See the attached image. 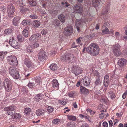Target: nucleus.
<instances>
[{
  "mask_svg": "<svg viewBox=\"0 0 127 127\" xmlns=\"http://www.w3.org/2000/svg\"><path fill=\"white\" fill-rule=\"evenodd\" d=\"M99 50L98 46L95 43L91 44L86 48L87 51L93 56L98 55L99 53Z\"/></svg>",
  "mask_w": 127,
  "mask_h": 127,
  "instance_id": "f257e3e1",
  "label": "nucleus"
},
{
  "mask_svg": "<svg viewBox=\"0 0 127 127\" xmlns=\"http://www.w3.org/2000/svg\"><path fill=\"white\" fill-rule=\"evenodd\" d=\"M9 72L10 74L13 78L18 79L19 77V74L18 70L16 68L11 67L9 69Z\"/></svg>",
  "mask_w": 127,
  "mask_h": 127,
  "instance_id": "f03ea898",
  "label": "nucleus"
},
{
  "mask_svg": "<svg viewBox=\"0 0 127 127\" xmlns=\"http://www.w3.org/2000/svg\"><path fill=\"white\" fill-rule=\"evenodd\" d=\"M3 85L6 90V94L7 92H10L12 89V83L11 81L8 78L5 79L3 81Z\"/></svg>",
  "mask_w": 127,
  "mask_h": 127,
  "instance_id": "7ed1b4c3",
  "label": "nucleus"
},
{
  "mask_svg": "<svg viewBox=\"0 0 127 127\" xmlns=\"http://www.w3.org/2000/svg\"><path fill=\"white\" fill-rule=\"evenodd\" d=\"M7 61L9 64L13 65H17L18 61L16 58L14 56H10L7 57Z\"/></svg>",
  "mask_w": 127,
  "mask_h": 127,
  "instance_id": "20e7f679",
  "label": "nucleus"
},
{
  "mask_svg": "<svg viewBox=\"0 0 127 127\" xmlns=\"http://www.w3.org/2000/svg\"><path fill=\"white\" fill-rule=\"evenodd\" d=\"M120 46L117 43L113 46V53L114 55L116 56H120L122 53L120 50Z\"/></svg>",
  "mask_w": 127,
  "mask_h": 127,
  "instance_id": "39448f33",
  "label": "nucleus"
},
{
  "mask_svg": "<svg viewBox=\"0 0 127 127\" xmlns=\"http://www.w3.org/2000/svg\"><path fill=\"white\" fill-rule=\"evenodd\" d=\"M24 63L29 69L31 71H32L36 69L33 64L32 63L30 60L26 58Z\"/></svg>",
  "mask_w": 127,
  "mask_h": 127,
  "instance_id": "423d86ee",
  "label": "nucleus"
},
{
  "mask_svg": "<svg viewBox=\"0 0 127 127\" xmlns=\"http://www.w3.org/2000/svg\"><path fill=\"white\" fill-rule=\"evenodd\" d=\"M16 108L14 105L7 107L4 108V111L7 112V113L9 115H13L15 113V110Z\"/></svg>",
  "mask_w": 127,
  "mask_h": 127,
  "instance_id": "0eeeda50",
  "label": "nucleus"
},
{
  "mask_svg": "<svg viewBox=\"0 0 127 127\" xmlns=\"http://www.w3.org/2000/svg\"><path fill=\"white\" fill-rule=\"evenodd\" d=\"M74 11L76 13H78L81 14L83 11V7L82 5L79 4H76L73 7Z\"/></svg>",
  "mask_w": 127,
  "mask_h": 127,
  "instance_id": "6e6552de",
  "label": "nucleus"
},
{
  "mask_svg": "<svg viewBox=\"0 0 127 127\" xmlns=\"http://www.w3.org/2000/svg\"><path fill=\"white\" fill-rule=\"evenodd\" d=\"M66 61H67L69 62H70L72 63L74 62L75 57L72 54L69 53H67L65 54Z\"/></svg>",
  "mask_w": 127,
  "mask_h": 127,
  "instance_id": "1a4fd4ad",
  "label": "nucleus"
},
{
  "mask_svg": "<svg viewBox=\"0 0 127 127\" xmlns=\"http://www.w3.org/2000/svg\"><path fill=\"white\" fill-rule=\"evenodd\" d=\"M91 82V79L89 77H85L82 79L81 83L83 86H87L90 84Z\"/></svg>",
  "mask_w": 127,
  "mask_h": 127,
  "instance_id": "9d476101",
  "label": "nucleus"
},
{
  "mask_svg": "<svg viewBox=\"0 0 127 127\" xmlns=\"http://www.w3.org/2000/svg\"><path fill=\"white\" fill-rule=\"evenodd\" d=\"M38 59L40 61H44L46 57V52L43 50L40 51L38 54Z\"/></svg>",
  "mask_w": 127,
  "mask_h": 127,
  "instance_id": "9b49d317",
  "label": "nucleus"
},
{
  "mask_svg": "<svg viewBox=\"0 0 127 127\" xmlns=\"http://www.w3.org/2000/svg\"><path fill=\"white\" fill-rule=\"evenodd\" d=\"M72 71L75 75H77L82 72V70L81 68L78 66H74L72 69Z\"/></svg>",
  "mask_w": 127,
  "mask_h": 127,
  "instance_id": "f8f14e48",
  "label": "nucleus"
},
{
  "mask_svg": "<svg viewBox=\"0 0 127 127\" xmlns=\"http://www.w3.org/2000/svg\"><path fill=\"white\" fill-rule=\"evenodd\" d=\"M15 10L14 6L12 4H9L7 7V12L9 15H12Z\"/></svg>",
  "mask_w": 127,
  "mask_h": 127,
  "instance_id": "ddd939ff",
  "label": "nucleus"
},
{
  "mask_svg": "<svg viewBox=\"0 0 127 127\" xmlns=\"http://www.w3.org/2000/svg\"><path fill=\"white\" fill-rule=\"evenodd\" d=\"M9 43L12 46L16 49L19 48L20 47L17 41L14 38L10 40Z\"/></svg>",
  "mask_w": 127,
  "mask_h": 127,
  "instance_id": "4468645a",
  "label": "nucleus"
},
{
  "mask_svg": "<svg viewBox=\"0 0 127 127\" xmlns=\"http://www.w3.org/2000/svg\"><path fill=\"white\" fill-rule=\"evenodd\" d=\"M73 28L71 26L66 27L64 32V34L66 36L70 35L72 32Z\"/></svg>",
  "mask_w": 127,
  "mask_h": 127,
  "instance_id": "2eb2a0df",
  "label": "nucleus"
},
{
  "mask_svg": "<svg viewBox=\"0 0 127 127\" xmlns=\"http://www.w3.org/2000/svg\"><path fill=\"white\" fill-rule=\"evenodd\" d=\"M80 90L82 94H83L88 95L89 93L88 90L86 88L81 86L80 88Z\"/></svg>",
  "mask_w": 127,
  "mask_h": 127,
  "instance_id": "dca6fc26",
  "label": "nucleus"
},
{
  "mask_svg": "<svg viewBox=\"0 0 127 127\" xmlns=\"http://www.w3.org/2000/svg\"><path fill=\"white\" fill-rule=\"evenodd\" d=\"M20 19V17L18 16L15 17L13 20L12 23L14 26H17L19 23Z\"/></svg>",
  "mask_w": 127,
  "mask_h": 127,
  "instance_id": "f3484780",
  "label": "nucleus"
},
{
  "mask_svg": "<svg viewBox=\"0 0 127 127\" xmlns=\"http://www.w3.org/2000/svg\"><path fill=\"white\" fill-rule=\"evenodd\" d=\"M52 87L56 89H57L59 87L58 82L56 79H54L52 82Z\"/></svg>",
  "mask_w": 127,
  "mask_h": 127,
  "instance_id": "a211bd4d",
  "label": "nucleus"
},
{
  "mask_svg": "<svg viewBox=\"0 0 127 127\" xmlns=\"http://www.w3.org/2000/svg\"><path fill=\"white\" fill-rule=\"evenodd\" d=\"M127 60L125 59L121 58L118 60V64L120 66H122L126 64Z\"/></svg>",
  "mask_w": 127,
  "mask_h": 127,
  "instance_id": "6ab92c4d",
  "label": "nucleus"
},
{
  "mask_svg": "<svg viewBox=\"0 0 127 127\" xmlns=\"http://www.w3.org/2000/svg\"><path fill=\"white\" fill-rule=\"evenodd\" d=\"M52 22L53 25L55 27L58 26L60 24V22L57 19L54 20Z\"/></svg>",
  "mask_w": 127,
  "mask_h": 127,
  "instance_id": "aec40b11",
  "label": "nucleus"
},
{
  "mask_svg": "<svg viewBox=\"0 0 127 127\" xmlns=\"http://www.w3.org/2000/svg\"><path fill=\"white\" fill-rule=\"evenodd\" d=\"M29 30L28 28H26L24 29L23 31V35L25 37H27L29 35L28 30Z\"/></svg>",
  "mask_w": 127,
  "mask_h": 127,
  "instance_id": "412c9836",
  "label": "nucleus"
},
{
  "mask_svg": "<svg viewBox=\"0 0 127 127\" xmlns=\"http://www.w3.org/2000/svg\"><path fill=\"white\" fill-rule=\"evenodd\" d=\"M65 16L63 14H61L58 17V19L62 23H64L65 20Z\"/></svg>",
  "mask_w": 127,
  "mask_h": 127,
  "instance_id": "4be33fe9",
  "label": "nucleus"
},
{
  "mask_svg": "<svg viewBox=\"0 0 127 127\" xmlns=\"http://www.w3.org/2000/svg\"><path fill=\"white\" fill-rule=\"evenodd\" d=\"M57 65L55 64H52L50 66V68L53 71L56 70L57 68Z\"/></svg>",
  "mask_w": 127,
  "mask_h": 127,
  "instance_id": "5701e85b",
  "label": "nucleus"
},
{
  "mask_svg": "<svg viewBox=\"0 0 127 127\" xmlns=\"http://www.w3.org/2000/svg\"><path fill=\"white\" fill-rule=\"evenodd\" d=\"M36 85L40 84L41 82V78L40 77H36L34 78Z\"/></svg>",
  "mask_w": 127,
  "mask_h": 127,
  "instance_id": "b1692460",
  "label": "nucleus"
},
{
  "mask_svg": "<svg viewBox=\"0 0 127 127\" xmlns=\"http://www.w3.org/2000/svg\"><path fill=\"white\" fill-rule=\"evenodd\" d=\"M30 4L32 6H36L37 5V2L36 0H30Z\"/></svg>",
  "mask_w": 127,
  "mask_h": 127,
  "instance_id": "393cba45",
  "label": "nucleus"
},
{
  "mask_svg": "<svg viewBox=\"0 0 127 127\" xmlns=\"http://www.w3.org/2000/svg\"><path fill=\"white\" fill-rule=\"evenodd\" d=\"M67 119L69 120L73 121H75L76 120V118L74 116L68 115H67Z\"/></svg>",
  "mask_w": 127,
  "mask_h": 127,
  "instance_id": "a878e982",
  "label": "nucleus"
},
{
  "mask_svg": "<svg viewBox=\"0 0 127 127\" xmlns=\"http://www.w3.org/2000/svg\"><path fill=\"white\" fill-rule=\"evenodd\" d=\"M33 26L36 27H38L40 24V22L37 20H34L33 24Z\"/></svg>",
  "mask_w": 127,
  "mask_h": 127,
  "instance_id": "bb28decb",
  "label": "nucleus"
},
{
  "mask_svg": "<svg viewBox=\"0 0 127 127\" xmlns=\"http://www.w3.org/2000/svg\"><path fill=\"white\" fill-rule=\"evenodd\" d=\"M92 3L93 5L95 7L98 6L100 4V2L97 0H93Z\"/></svg>",
  "mask_w": 127,
  "mask_h": 127,
  "instance_id": "cd10ccee",
  "label": "nucleus"
},
{
  "mask_svg": "<svg viewBox=\"0 0 127 127\" xmlns=\"http://www.w3.org/2000/svg\"><path fill=\"white\" fill-rule=\"evenodd\" d=\"M6 52H0V61H2L3 59L4 55L7 53Z\"/></svg>",
  "mask_w": 127,
  "mask_h": 127,
  "instance_id": "c85d7f7f",
  "label": "nucleus"
},
{
  "mask_svg": "<svg viewBox=\"0 0 127 127\" xmlns=\"http://www.w3.org/2000/svg\"><path fill=\"white\" fill-rule=\"evenodd\" d=\"M31 112V109L29 108L25 109L24 110V113L27 115H29Z\"/></svg>",
  "mask_w": 127,
  "mask_h": 127,
  "instance_id": "c756f323",
  "label": "nucleus"
},
{
  "mask_svg": "<svg viewBox=\"0 0 127 127\" xmlns=\"http://www.w3.org/2000/svg\"><path fill=\"white\" fill-rule=\"evenodd\" d=\"M108 101V99L107 97H106L105 96H102L101 97V101L102 102H104L106 103Z\"/></svg>",
  "mask_w": 127,
  "mask_h": 127,
  "instance_id": "7c9ffc66",
  "label": "nucleus"
},
{
  "mask_svg": "<svg viewBox=\"0 0 127 127\" xmlns=\"http://www.w3.org/2000/svg\"><path fill=\"white\" fill-rule=\"evenodd\" d=\"M42 111V109H40L37 110L36 111V114L37 116L42 115L41 112Z\"/></svg>",
  "mask_w": 127,
  "mask_h": 127,
  "instance_id": "2f4dec72",
  "label": "nucleus"
},
{
  "mask_svg": "<svg viewBox=\"0 0 127 127\" xmlns=\"http://www.w3.org/2000/svg\"><path fill=\"white\" fill-rule=\"evenodd\" d=\"M42 96H35L34 97L35 100L36 102H38L42 98Z\"/></svg>",
  "mask_w": 127,
  "mask_h": 127,
  "instance_id": "473e14b6",
  "label": "nucleus"
},
{
  "mask_svg": "<svg viewBox=\"0 0 127 127\" xmlns=\"http://www.w3.org/2000/svg\"><path fill=\"white\" fill-rule=\"evenodd\" d=\"M35 84L33 82L29 83L28 84V86L30 88H34L36 86Z\"/></svg>",
  "mask_w": 127,
  "mask_h": 127,
  "instance_id": "72a5a7b5",
  "label": "nucleus"
},
{
  "mask_svg": "<svg viewBox=\"0 0 127 127\" xmlns=\"http://www.w3.org/2000/svg\"><path fill=\"white\" fill-rule=\"evenodd\" d=\"M47 111L48 112V113H50L52 112L54 110V108L52 107L48 106L47 108Z\"/></svg>",
  "mask_w": 127,
  "mask_h": 127,
  "instance_id": "f704fd0d",
  "label": "nucleus"
},
{
  "mask_svg": "<svg viewBox=\"0 0 127 127\" xmlns=\"http://www.w3.org/2000/svg\"><path fill=\"white\" fill-rule=\"evenodd\" d=\"M17 3L20 7L23 6L24 5L23 2V0H18L17 1Z\"/></svg>",
  "mask_w": 127,
  "mask_h": 127,
  "instance_id": "c9c22d12",
  "label": "nucleus"
},
{
  "mask_svg": "<svg viewBox=\"0 0 127 127\" xmlns=\"http://www.w3.org/2000/svg\"><path fill=\"white\" fill-rule=\"evenodd\" d=\"M13 31L12 30L11 28L5 30L4 31V33L6 34L12 32Z\"/></svg>",
  "mask_w": 127,
  "mask_h": 127,
  "instance_id": "e433bc0d",
  "label": "nucleus"
},
{
  "mask_svg": "<svg viewBox=\"0 0 127 127\" xmlns=\"http://www.w3.org/2000/svg\"><path fill=\"white\" fill-rule=\"evenodd\" d=\"M22 24L23 25H29L30 22L28 20H23L22 22Z\"/></svg>",
  "mask_w": 127,
  "mask_h": 127,
  "instance_id": "4c0bfd02",
  "label": "nucleus"
},
{
  "mask_svg": "<svg viewBox=\"0 0 127 127\" xmlns=\"http://www.w3.org/2000/svg\"><path fill=\"white\" fill-rule=\"evenodd\" d=\"M34 34L35 36V41H37L38 39L40 38V37L41 34L38 33Z\"/></svg>",
  "mask_w": 127,
  "mask_h": 127,
  "instance_id": "58836bf2",
  "label": "nucleus"
},
{
  "mask_svg": "<svg viewBox=\"0 0 127 127\" xmlns=\"http://www.w3.org/2000/svg\"><path fill=\"white\" fill-rule=\"evenodd\" d=\"M109 32V30L107 27H106L102 31V32L103 34H107Z\"/></svg>",
  "mask_w": 127,
  "mask_h": 127,
  "instance_id": "ea45409f",
  "label": "nucleus"
},
{
  "mask_svg": "<svg viewBox=\"0 0 127 127\" xmlns=\"http://www.w3.org/2000/svg\"><path fill=\"white\" fill-rule=\"evenodd\" d=\"M60 122V120L56 119L53 120L52 121V123L54 124H57Z\"/></svg>",
  "mask_w": 127,
  "mask_h": 127,
  "instance_id": "a19ab883",
  "label": "nucleus"
},
{
  "mask_svg": "<svg viewBox=\"0 0 127 127\" xmlns=\"http://www.w3.org/2000/svg\"><path fill=\"white\" fill-rule=\"evenodd\" d=\"M58 11L57 10H52L51 11L50 13L51 15L55 16L57 13Z\"/></svg>",
  "mask_w": 127,
  "mask_h": 127,
  "instance_id": "79ce46f5",
  "label": "nucleus"
},
{
  "mask_svg": "<svg viewBox=\"0 0 127 127\" xmlns=\"http://www.w3.org/2000/svg\"><path fill=\"white\" fill-rule=\"evenodd\" d=\"M78 94V92L76 91H72L69 94V95H75Z\"/></svg>",
  "mask_w": 127,
  "mask_h": 127,
  "instance_id": "37998d69",
  "label": "nucleus"
},
{
  "mask_svg": "<svg viewBox=\"0 0 127 127\" xmlns=\"http://www.w3.org/2000/svg\"><path fill=\"white\" fill-rule=\"evenodd\" d=\"M30 17L31 19H36L37 18V17L35 14H33L30 15Z\"/></svg>",
  "mask_w": 127,
  "mask_h": 127,
  "instance_id": "c03bdc74",
  "label": "nucleus"
},
{
  "mask_svg": "<svg viewBox=\"0 0 127 127\" xmlns=\"http://www.w3.org/2000/svg\"><path fill=\"white\" fill-rule=\"evenodd\" d=\"M39 45V44L38 43L35 42L32 45V47L33 49L34 48H36Z\"/></svg>",
  "mask_w": 127,
  "mask_h": 127,
  "instance_id": "a18cd8bd",
  "label": "nucleus"
},
{
  "mask_svg": "<svg viewBox=\"0 0 127 127\" xmlns=\"http://www.w3.org/2000/svg\"><path fill=\"white\" fill-rule=\"evenodd\" d=\"M32 49L33 48L32 46L31 47L30 46H29L27 48L26 50L28 52H32Z\"/></svg>",
  "mask_w": 127,
  "mask_h": 127,
  "instance_id": "49530a36",
  "label": "nucleus"
},
{
  "mask_svg": "<svg viewBox=\"0 0 127 127\" xmlns=\"http://www.w3.org/2000/svg\"><path fill=\"white\" fill-rule=\"evenodd\" d=\"M109 80H104V86L106 87H107L109 84Z\"/></svg>",
  "mask_w": 127,
  "mask_h": 127,
  "instance_id": "de8ad7c7",
  "label": "nucleus"
},
{
  "mask_svg": "<svg viewBox=\"0 0 127 127\" xmlns=\"http://www.w3.org/2000/svg\"><path fill=\"white\" fill-rule=\"evenodd\" d=\"M35 36L34 34L32 35L29 38L30 40L31 41H35Z\"/></svg>",
  "mask_w": 127,
  "mask_h": 127,
  "instance_id": "09e8293b",
  "label": "nucleus"
},
{
  "mask_svg": "<svg viewBox=\"0 0 127 127\" xmlns=\"http://www.w3.org/2000/svg\"><path fill=\"white\" fill-rule=\"evenodd\" d=\"M100 81L99 78H97L96 79V80L95 82V85L96 86L98 85L100 83Z\"/></svg>",
  "mask_w": 127,
  "mask_h": 127,
  "instance_id": "8fccbe9b",
  "label": "nucleus"
},
{
  "mask_svg": "<svg viewBox=\"0 0 127 127\" xmlns=\"http://www.w3.org/2000/svg\"><path fill=\"white\" fill-rule=\"evenodd\" d=\"M17 37L18 40L19 41L22 42L23 40V38L20 35H18Z\"/></svg>",
  "mask_w": 127,
  "mask_h": 127,
  "instance_id": "3c124183",
  "label": "nucleus"
},
{
  "mask_svg": "<svg viewBox=\"0 0 127 127\" xmlns=\"http://www.w3.org/2000/svg\"><path fill=\"white\" fill-rule=\"evenodd\" d=\"M14 117L15 118H18L19 119L21 117V115L20 114L18 113H16V114H14Z\"/></svg>",
  "mask_w": 127,
  "mask_h": 127,
  "instance_id": "603ef678",
  "label": "nucleus"
},
{
  "mask_svg": "<svg viewBox=\"0 0 127 127\" xmlns=\"http://www.w3.org/2000/svg\"><path fill=\"white\" fill-rule=\"evenodd\" d=\"M27 9L24 7H21L20 9V11L22 12H24L27 11Z\"/></svg>",
  "mask_w": 127,
  "mask_h": 127,
  "instance_id": "864d4df0",
  "label": "nucleus"
},
{
  "mask_svg": "<svg viewBox=\"0 0 127 127\" xmlns=\"http://www.w3.org/2000/svg\"><path fill=\"white\" fill-rule=\"evenodd\" d=\"M109 25V24L108 22H106L104 23L103 25L102 26V28H104L107 27H108Z\"/></svg>",
  "mask_w": 127,
  "mask_h": 127,
  "instance_id": "5fc2aeb1",
  "label": "nucleus"
},
{
  "mask_svg": "<svg viewBox=\"0 0 127 127\" xmlns=\"http://www.w3.org/2000/svg\"><path fill=\"white\" fill-rule=\"evenodd\" d=\"M94 75L98 78H99L100 77L99 73L97 71H96L94 72Z\"/></svg>",
  "mask_w": 127,
  "mask_h": 127,
  "instance_id": "6e6d98bb",
  "label": "nucleus"
},
{
  "mask_svg": "<svg viewBox=\"0 0 127 127\" xmlns=\"http://www.w3.org/2000/svg\"><path fill=\"white\" fill-rule=\"evenodd\" d=\"M83 38L81 37H79L76 40V42L78 44H80L81 42V39H82Z\"/></svg>",
  "mask_w": 127,
  "mask_h": 127,
  "instance_id": "4d7b16f0",
  "label": "nucleus"
},
{
  "mask_svg": "<svg viewBox=\"0 0 127 127\" xmlns=\"http://www.w3.org/2000/svg\"><path fill=\"white\" fill-rule=\"evenodd\" d=\"M59 102L60 103L63 105H65L66 104V102L62 100H59Z\"/></svg>",
  "mask_w": 127,
  "mask_h": 127,
  "instance_id": "13d9d810",
  "label": "nucleus"
},
{
  "mask_svg": "<svg viewBox=\"0 0 127 127\" xmlns=\"http://www.w3.org/2000/svg\"><path fill=\"white\" fill-rule=\"evenodd\" d=\"M47 32L46 30L44 29L41 31V33L43 35H45L47 33Z\"/></svg>",
  "mask_w": 127,
  "mask_h": 127,
  "instance_id": "bf43d9fd",
  "label": "nucleus"
},
{
  "mask_svg": "<svg viewBox=\"0 0 127 127\" xmlns=\"http://www.w3.org/2000/svg\"><path fill=\"white\" fill-rule=\"evenodd\" d=\"M105 115V114L102 113L99 115V117L100 118L102 119L104 117Z\"/></svg>",
  "mask_w": 127,
  "mask_h": 127,
  "instance_id": "052dcab7",
  "label": "nucleus"
},
{
  "mask_svg": "<svg viewBox=\"0 0 127 127\" xmlns=\"http://www.w3.org/2000/svg\"><path fill=\"white\" fill-rule=\"evenodd\" d=\"M102 125L104 127H108V123L106 122H104L103 123Z\"/></svg>",
  "mask_w": 127,
  "mask_h": 127,
  "instance_id": "680f3d73",
  "label": "nucleus"
},
{
  "mask_svg": "<svg viewBox=\"0 0 127 127\" xmlns=\"http://www.w3.org/2000/svg\"><path fill=\"white\" fill-rule=\"evenodd\" d=\"M61 60L62 61H66L65 56V55L62 56V57L61 58Z\"/></svg>",
  "mask_w": 127,
  "mask_h": 127,
  "instance_id": "e2e57ef3",
  "label": "nucleus"
},
{
  "mask_svg": "<svg viewBox=\"0 0 127 127\" xmlns=\"http://www.w3.org/2000/svg\"><path fill=\"white\" fill-rule=\"evenodd\" d=\"M86 110L87 111V112H90H90H93V114H95V112L94 111H92V110H91L90 109H89V108L87 109H86Z\"/></svg>",
  "mask_w": 127,
  "mask_h": 127,
  "instance_id": "0e129e2a",
  "label": "nucleus"
},
{
  "mask_svg": "<svg viewBox=\"0 0 127 127\" xmlns=\"http://www.w3.org/2000/svg\"><path fill=\"white\" fill-rule=\"evenodd\" d=\"M108 11V9H104L102 11V13L103 14H105L107 13Z\"/></svg>",
  "mask_w": 127,
  "mask_h": 127,
  "instance_id": "69168bd1",
  "label": "nucleus"
},
{
  "mask_svg": "<svg viewBox=\"0 0 127 127\" xmlns=\"http://www.w3.org/2000/svg\"><path fill=\"white\" fill-rule=\"evenodd\" d=\"M100 24L98 23L96 25L95 27V29L96 30H98L99 29V27L100 26Z\"/></svg>",
  "mask_w": 127,
  "mask_h": 127,
  "instance_id": "338daca9",
  "label": "nucleus"
},
{
  "mask_svg": "<svg viewBox=\"0 0 127 127\" xmlns=\"http://www.w3.org/2000/svg\"><path fill=\"white\" fill-rule=\"evenodd\" d=\"M115 35L117 37V38L118 39H119V38H118V36H120V34L118 32H116L115 33Z\"/></svg>",
  "mask_w": 127,
  "mask_h": 127,
  "instance_id": "774afa93",
  "label": "nucleus"
}]
</instances>
